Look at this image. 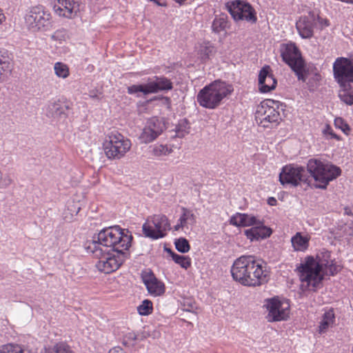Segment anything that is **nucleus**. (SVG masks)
I'll return each instance as SVG.
<instances>
[{"label":"nucleus","instance_id":"f257e3e1","mask_svg":"<svg viewBox=\"0 0 353 353\" xmlns=\"http://www.w3.org/2000/svg\"><path fill=\"white\" fill-rule=\"evenodd\" d=\"M132 236L127 230L114 225L101 230L88 241L85 249L99 259L96 268L99 271L110 274L117 270L128 258L125 251L131 246Z\"/></svg>","mask_w":353,"mask_h":353},{"label":"nucleus","instance_id":"f03ea898","mask_svg":"<svg viewBox=\"0 0 353 353\" xmlns=\"http://www.w3.org/2000/svg\"><path fill=\"white\" fill-rule=\"evenodd\" d=\"M296 270L301 282L314 290L323 281L324 272L334 276L340 270V267L334 263L331 252L323 250L317 254L316 260L313 256H307Z\"/></svg>","mask_w":353,"mask_h":353},{"label":"nucleus","instance_id":"7ed1b4c3","mask_svg":"<svg viewBox=\"0 0 353 353\" xmlns=\"http://www.w3.org/2000/svg\"><path fill=\"white\" fill-rule=\"evenodd\" d=\"M333 74L341 88L339 97L345 104L353 105V54L348 58H336L333 63Z\"/></svg>","mask_w":353,"mask_h":353},{"label":"nucleus","instance_id":"20e7f679","mask_svg":"<svg viewBox=\"0 0 353 353\" xmlns=\"http://www.w3.org/2000/svg\"><path fill=\"white\" fill-rule=\"evenodd\" d=\"M234 91L233 86L221 80H216L205 85L198 93L196 99L199 105L208 109H215L222 101Z\"/></svg>","mask_w":353,"mask_h":353},{"label":"nucleus","instance_id":"39448f33","mask_svg":"<svg viewBox=\"0 0 353 353\" xmlns=\"http://www.w3.org/2000/svg\"><path fill=\"white\" fill-rule=\"evenodd\" d=\"M307 170L318 183L315 187L323 190L326 189L330 181L341 174L339 167L317 159H311L308 161Z\"/></svg>","mask_w":353,"mask_h":353},{"label":"nucleus","instance_id":"423d86ee","mask_svg":"<svg viewBox=\"0 0 353 353\" xmlns=\"http://www.w3.org/2000/svg\"><path fill=\"white\" fill-rule=\"evenodd\" d=\"M283 61L294 72L299 81L305 82L310 74L311 67L305 64L301 53L294 43L283 44L281 48Z\"/></svg>","mask_w":353,"mask_h":353},{"label":"nucleus","instance_id":"0eeeda50","mask_svg":"<svg viewBox=\"0 0 353 353\" xmlns=\"http://www.w3.org/2000/svg\"><path fill=\"white\" fill-rule=\"evenodd\" d=\"M280 110L283 105L278 101L266 99L261 102L256 112V120L264 128H272L281 121Z\"/></svg>","mask_w":353,"mask_h":353},{"label":"nucleus","instance_id":"6e6552de","mask_svg":"<svg viewBox=\"0 0 353 353\" xmlns=\"http://www.w3.org/2000/svg\"><path fill=\"white\" fill-rule=\"evenodd\" d=\"M131 145L130 139L118 132H112L103 143V150L108 159H120L130 150Z\"/></svg>","mask_w":353,"mask_h":353},{"label":"nucleus","instance_id":"1a4fd4ad","mask_svg":"<svg viewBox=\"0 0 353 353\" xmlns=\"http://www.w3.org/2000/svg\"><path fill=\"white\" fill-rule=\"evenodd\" d=\"M225 8L235 21H245L252 24L257 21L256 12L248 2L243 0L228 1Z\"/></svg>","mask_w":353,"mask_h":353},{"label":"nucleus","instance_id":"9d476101","mask_svg":"<svg viewBox=\"0 0 353 353\" xmlns=\"http://www.w3.org/2000/svg\"><path fill=\"white\" fill-rule=\"evenodd\" d=\"M25 21L32 31L46 30L51 26V14L44 7L34 6L26 15Z\"/></svg>","mask_w":353,"mask_h":353},{"label":"nucleus","instance_id":"9b49d317","mask_svg":"<svg viewBox=\"0 0 353 353\" xmlns=\"http://www.w3.org/2000/svg\"><path fill=\"white\" fill-rule=\"evenodd\" d=\"M279 181L283 185L297 187L301 183H307V172L304 167L290 164L283 167L279 174Z\"/></svg>","mask_w":353,"mask_h":353},{"label":"nucleus","instance_id":"f8f14e48","mask_svg":"<svg viewBox=\"0 0 353 353\" xmlns=\"http://www.w3.org/2000/svg\"><path fill=\"white\" fill-rule=\"evenodd\" d=\"M168 219L163 214L154 215L143 225V232L146 237L158 239L165 236V231L170 230Z\"/></svg>","mask_w":353,"mask_h":353},{"label":"nucleus","instance_id":"ddd939ff","mask_svg":"<svg viewBox=\"0 0 353 353\" xmlns=\"http://www.w3.org/2000/svg\"><path fill=\"white\" fill-rule=\"evenodd\" d=\"M252 255H243L236 259L231 268L232 276L234 281L241 285L247 286L248 282H251L248 275V270H251L253 266L251 265Z\"/></svg>","mask_w":353,"mask_h":353},{"label":"nucleus","instance_id":"4468645a","mask_svg":"<svg viewBox=\"0 0 353 353\" xmlns=\"http://www.w3.org/2000/svg\"><path fill=\"white\" fill-rule=\"evenodd\" d=\"M265 306L268 311L267 319L270 322L286 320L289 316L290 305L287 302H283L278 298L266 300Z\"/></svg>","mask_w":353,"mask_h":353},{"label":"nucleus","instance_id":"2eb2a0df","mask_svg":"<svg viewBox=\"0 0 353 353\" xmlns=\"http://www.w3.org/2000/svg\"><path fill=\"white\" fill-rule=\"evenodd\" d=\"M165 129L163 119L153 117L147 120L139 136L142 143H148L155 140Z\"/></svg>","mask_w":353,"mask_h":353},{"label":"nucleus","instance_id":"dca6fc26","mask_svg":"<svg viewBox=\"0 0 353 353\" xmlns=\"http://www.w3.org/2000/svg\"><path fill=\"white\" fill-rule=\"evenodd\" d=\"M250 263V266H253L250 268L251 270H248L251 282L249 281L247 286H259L267 283L268 272L265 270V266L263 265V262L252 255Z\"/></svg>","mask_w":353,"mask_h":353},{"label":"nucleus","instance_id":"f3484780","mask_svg":"<svg viewBox=\"0 0 353 353\" xmlns=\"http://www.w3.org/2000/svg\"><path fill=\"white\" fill-rule=\"evenodd\" d=\"M316 24V16L310 11L307 15L301 16L296 23L299 34L303 39H310L314 35V28Z\"/></svg>","mask_w":353,"mask_h":353},{"label":"nucleus","instance_id":"a211bd4d","mask_svg":"<svg viewBox=\"0 0 353 353\" xmlns=\"http://www.w3.org/2000/svg\"><path fill=\"white\" fill-rule=\"evenodd\" d=\"M141 279L150 295L158 296L165 293V288L164 283L159 281L151 270L143 271Z\"/></svg>","mask_w":353,"mask_h":353},{"label":"nucleus","instance_id":"6ab92c4d","mask_svg":"<svg viewBox=\"0 0 353 353\" xmlns=\"http://www.w3.org/2000/svg\"><path fill=\"white\" fill-rule=\"evenodd\" d=\"M277 81L269 65L263 66L259 74V86L261 92L266 93L276 88Z\"/></svg>","mask_w":353,"mask_h":353},{"label":"nucleus","instance_id":"aec40b11","mask_svg":"<svg viewBox=\"0 0 353 353\" xmlns=\"http://www.w3.org/2000/svg\"><path fill=\"white\" fill-rule=\"evenodd\" d=\"M70 109L71 107L68 103L58 99L49 103L46 115L56 119H64L68 117Z\"/></svg>","mask_w":353,"mask_h":353},{"label":"nucleus","instance_id":"412c9836","mask_svg":"<svg viewBox=\"0 0 353 353\" xmlns=\"http://www.w3.org/2000/svg\"><path fill=\"white\" fill-rule=\"evenodd\" d=\"M272 233V230L264 225L263 221L260 219L259 223H256L250 229L244 231V234L251 241L266 239L270 236Z\"/></svg>","mask_w":353,"mask_h":353},{"label":"nucleus","instance_id":"4be33fe9","mask_svg":"<svg viewBox=\"0 0 353 353\" xmlns=\"http://www.w3.org/2000/svg\"><path fill=\"white\" fill-rule=\"evenodd\" d=\"M230 223L236 227L253 226L259 223V219L252 214L237 212L231 216Z\"/></svg>","mask_w":353,"mask_h":353},{"label":"nucleus","instance_id":"5701e85b","mask_svg":"<svg viewBox=\"0 0 353 353\" xmlns=\"http://www.w3.org/2000/svg\"><path fill=\"white\" fill-rule=\"evenodd\" d=\"M152 94L161 91H168L173 88L172 81L163 76H154L153 78L148 79Z\"/></svg>","mask_w":353,"mask_h":353},{"label":"nucleus","instance_id":"b1692460","mask_svg":"<svg viewBox=\"0 0 353 353\" xmlns=\"http://www.w3.org/2000/svg\"><path fill=\"white\" fill-rule=\"evenodd\" d=\"M12 69L11 59L8 52L0 50V79L3 81L11 72Z\"/></svg>","mask_w":353,"mask_h":353},{"label":"nucleus","instance_id":"393cba45","mask_svg":"<svg viewBox=\"0 0 353 353\" xmlns=\"http://www.w3.org/2000/svg\"><path fill=\"white\" fill-rule=\"evenodd\" d=\"M335 323V314L333 308L326 310L320 322L319 332L320 334L325 333L330 327H332Z\"/></svg>","mask_w":353,"mask_h":353},{"label":"nucleus","instance_id":"a878e982","mask_svg":"<svg viewBox=\"0 0 353 353\" xmlns=\"http://www.w3.org/2000/svg\"><path fill=\"white\" fill-rule=\"evenodd\" d=\"M127 90L129 94L135 95L137 97L142 95L147 96L150 94H152L148 80L145 84H134L130 85L127 88Z\"/></svg>","mask_w":353,"mask_h":353},{"label":"nucleus","instance_id":"bb28decb","mask_svg":"<svg viewBox=\"0 0 353 353\" xmlns=\"http://www.w3.org/2000/svg\"><path fill=\"white\" fill-rule=\"evenodd\" d=\"M229 28L228 17L226 14L221 13L216 15L212 24V31L219 33Z\"/></svg>","mask_w":353,"mask_h":353},{"label":"nucleus","instance_id":"cd10ccee","mask_svg":"<svg viewBox=\"0 0 353 353\" xmlns=\"http://www.w3.org/2000/svg\"><path fill=\"white\" fill-rule=\"evenodd\" d=\"M40 353H74L71 347L64 341L56 343L52 346L44 347Z\"/></svg>","mask_w":353,"mask_h":353},{"label":"nucleus","instance_id":"c85d7f7f","mask_svg":"<svg viewBox=\"0 0 353 353\" xmlns=\"http://www.w3.org/2000/svg\"><path fill=\"white\" fill-rule=\"evenodd\" d=\"M181 212L178 221L181 222L186 228H188L189 225L192 226L196 223V216L191 210L182 207Z\"/></svg>","mask_w":353,"mask_h":353},{"label":"nucleus","instance_id":"c756f323","mask_svg":"<svg viewBox=\"0 0 353 353\" xmlns=\"http://www.w3.org/2000/svg\"><path fill=\"white\" fill-rule=\"evenodd\" d=\"M293 248L296 251H305L309 246V239L297 232L291 239Z\"/></svg>","mask_w":353,"mask_h":353},{"label":"nucleus","instance_id":"7c9ffc66","mask_svg":"<svg viewBox=\"0 0 353 353\" xmlns=\"http://www.w3.org/2000/svg\"><path fill=\"white\" fill-rule=\"evenodd\" d=\"M168 251L170 253L172 260L181 268L187 270L191 266V259L189 256L179 255L173 252L171 250H168Z\"/></svg>","mask_w":353,"mask_h":353},{"label":"nucleus","instance_id":"2f4dec72","mask_svg":"<svg viewBox=\"0 0 353 353\" xmlns=\"http://www.w3.org/2000/svg\"><path fill=\"white\" fill-rule=\"evenodd\" d=\"M58 1L61 6L59 8L58 10H60L61 12H63V13L60 12L59 14L68 18L71 17L74 9V3L72 2V1L58 0Z\"/></svg>","mask_w":353,"mask_h":353},{"label":"nucleus","instance_id":"473e14b6","mask_svg":"<svg viewBox=\"0 0 353 353\" xmlns=\"http://www.w3.org/2000/svg\"><path fill=\"white\" fill-rule=\"evenodd\" d=\"M190 123L186 119H181L175 128L176 137L183 138L190 132Z\"/></svg>","mask_w":353,"mask_h":353},{"label":"nucleus","instance_id":"72a5a7b5","mask_svg":"<svg viewBox=\"0 0 353 353\" xmlns=\"http://www.w3.org/2000/svg\"><path fill=\"white\" fill-rule=\"evenodd\" d=\"M54 70L55 74L59 78L65 79L70 75L68 66L62 62L55 63Z\"/></svg>","mask_w":353,"mask_h":353},{"label":"nucleus","instance_id":"f704fd0d","mask_svg":"<svg viewBox=\"0 0 353 353\" xmlns=\"http://www.w3.org/2000/svg\"><path fill=\"white\" fill-rule=\"evenodd\" d=\"M152 302L148 299H145L141 304L137 307V311L140 315L148 316L152 312Z\"/></svg>","mask_w":353,"mask_h":353},{"label":"nucleus","instance_id":"c9c22d12","mask_svg":"<svg viewBox=\"0 0 353 353\" xmlns=\"http://www.w3.org/2000/svg\"><path fill=\"white\" fill-rule=\"evenodd\" d=\"M174 244L176 249L181 253H187L190 249L188 241L183 237L176 239Z\"/></svg>","mask_w":353,"mask_h":353},{"label":"nucleus","instance_id":"e433bc0d","mask_svg":"<svg viewBox=\"0 0 353 353\" xmlns=\"http://www.w3.org/2000/svg\"><path fill=\"white\" fill-rule=\"evenodd\" d=\"M214 51V47L209 43H203L200 46L199 54L202 59H206L210 57Z\"/></svg>","mask_w":353,"mask_h":353},{"label":"nucleus","instance_id":"4c0bfd02","mask_svg":"<svg viewBox=\"0 0 353 353\" xmlns=\"http://www.w3.org/2000/svg\"><path fill=\"white\" fill-rule=\"evenodd\" d=\"M0 353H25V352L19 345L7 344L1 347Z\"/></svg>","mask_w":353,"mask_h":353},{"label":"nucleus","instance_id":"58836bf2","mask_svg":"<svg viewBox=\"0 0 353 353\" xmlns=\"http://www.w3.org/2000/svg\"><path fill=\"white\" fill-rule=\"evenodd\" d=\"M172 150L169 149L166 145H159L154 147L152 153L154 156L161 157L163 155L169 154Z\"/></svg>","mask_w":353,"mask_h":353},{"label":"nucleus","instance_id":"ea45409f","mask_svg":"<svg viewBox=\"0 0 353 353\" xmlns=\"http://www.w3.org/2000/svg\"><path fill=\"white\" fill-rule=\"evenodd\" d=\"M334 125L336 128L341 129L345 134H348L350 132V126L341 117L334 119Z\"/></svg>","mask_w":353,"mask_h":353},{"label":"nucleus","instance_id":"a19ab883","mask_svg":"<svg viewBox=\"0 0 353 353\" xmlns=\"http://www.w3.org/2000/svg\"><path fill=\"white\" fill-rule=\"evenodd\" d=\"M52 39L55 41H65L68 37L67 31L65 29H59L56 30L52 35Z\"/></svg>","mask_w":353,"mask_h":353},{"label":"nucleus","instance_id":"79ce46f5","mask_svg":"<svg viewBox=\"0 0 353 353\" xmlns=\"http://www.w3.org/2000/svg\"><path fill=\"white\" fill-rule=\"evenodd\" d=\"M12 183L10 175L6 174L0 177V188H6Z\"/></svg>","mask_w":353,"mask_h":353},{"label":"nucleus","instance_id":"37998d69","mask_svg":"<svg viewBox=\"0 0 353 353\" xmlns=\"http://www.w3.org/2000/svg\"><path fill=\"white\" fill-rule=\"evenodd\" d=\"M323 133L326 135V134H330L332 138H335L336 139H339V137L332 132V130L331 128V127L329 125H327L325 128L323 129Z\"/></svg>","mask_w":353,"mask_h":353},{"label":"nucleus","instance_id":"c03bdc74","mask_svg":"<svg viewBox=\"0 0 353 353\" xmlns=\"http://www.w3.org/2000/svg\"><path fill=\"white\" fill-rule=\"evenodd\" d=\"M316 21H318L319 23L321 24L322 28L323 27H327L330 26L329 21L326 19H322L319 16H316Z\"/></svg>","mask_w":353,"mask_h":353},{"label":"nucleus","instance_id":"a18cd8bd","mask_svg":"<svg viewBox=\"0 0 353 353\" xmlns=\"http://www.w3.org/2000/svg\"><path fill=\"white\" fill-rule=\"evenodd\" d=\"M276 203H277V201L274 197L271 196L268 199V205H270L271 206H274L276 205Z\"/></svg>","mask_w":353,"mask_h":353},{"label":"nucleus","instance_id":"49530a36","mask_svg":"<svg viewBox=\"0 0 353 353\" xmlns=\"http://www.w3.org/2000/svg\"><path fill=\"white\" fill-rule=\"evenodd\" d=\"M109 353H125L120 347H114L109 351Z\"/></svg>","mask_w":353,"mask_h":353},{"label":"nucleus","instance_id":"de8ad7c7","mask_svg":"<svg viewBox=\"0 0 353 353\" xmlns=\"http://www.w3.org/2000/svg\"><path fill=\"white\" fill-rule=\"evenodd\" d=\"M185 311L188 312H192L194 310V305L192 304H189L188 305H184V309Z\"/></svg>","mask_w":353,"mask_h":353},{"label":"nucleus","instance_id":"09e8293b","mask_svg":"<svg viewBox=\"0 0 353 353\" xmlns=\"http://www.w3.org/2000/svg\"><path fill=\"white\" fill-rule=\"evenodd\" d=\"M127 337L132 341H136L137 339V336L135 333H129L127 335Z\"/></svg>","mask_w":353,"mask_h":353},{"label":"nucleus","instance_id":"8fccbe9b","mask_svg":"<svg viewBox=\"0 0 353 353\" xmlns=\"http://www.w3.org/2000/svg\"><path fill=\"white\" fill-rule=\"evenodd\" d=\"M185 228V227L183 225H182L181 223V222L178 221V223L176 225H174V229L175 231H178L181 228Z\"/></svg>","mask_w":353,"mask_h":353},{"label":"nucleus","instance_id":"3c124183","mask_svg":"<svg viewBox=\"0 0 353 353\" xmlns=\"http://www.w3.org/2000/svg\"><path fill=\"white\" fill-rule=\"evenodd\" d=\"M6 19V17L4 15V14L2 12V10H0V24L3 21H5Z\"/></svg>","mask_w":353,"mask_h":353},{"label":"nucleus","instance_id":"603ef678","mask_svg":"<svg viewBox=\"0 0 353 353\" xmlns=\"http://www.w3.org/2000/svg\"><path fill=\"white\" fill-rule=\"evenodd\" d=\"M152 1L154 2L157 5L159 6H164L165 3H161L159 0H152Z\"/></svg>","mask_w":353,"mask_h":353},{"label":"nucleus","instance_id":"864d4df0","mask_svg":"<svg viewBox=\"0 0 353 353\" xmlns=\"http://www.w3.org/2000/svg\"><path fill=\"white\" fill-rule=\"evenodd\" d=\"M345 214H346L347 215H350V214H352V212L349 208H345Z\"/></svg>","mask_w":353,"mask_h":353}]
</instances>
